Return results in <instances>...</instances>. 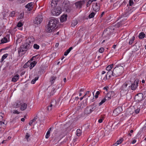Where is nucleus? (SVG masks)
<instances>
[{"label":"nucleus","mask_w":146,"mask_h":146,"mask_svg":"<svg viewBox=\"0 0 146 146\" xmlns=\"http://www.w3.org/2000/svg\"><path fill=\"white\" fill-rule=\"evenodd\" d=\"M34 38L33 37H29L26 40V42L22 44L18 49V52L19 56L24 54L26 51L32 46Z\"/></svg>","instance_id":"1"},{"label":"nucleus","mask_w":146,"mask_h":146,"mask_svg":"<svg viewBox=\"0 0 146 146\" xmlns=\"http://www.w3.org/2000/svg\"><path fill=\"white\" fill-rule=\"evenodd\" d=\"M58 20L54 18H52L49 21L46 30L47 32L50 33L52 31L58 22Z\"/></svg>","instance_id":"2"},{"label":"nucleus","mask_w":146,"mask_h":146,"mask_svg":"<svg viewBox=\"0 0 146 146\" xmlns=\"http://www.w3.org/2000/svg\"><path fill=\"white\" fill-rule=\"evenodd\" d=\"M131 82L130 81H127L123 84L120 88L121 95L124 96L126 94L129 90L130 89Z\"/></svg>","instance_id":"3"},{"label":"nucleus","mask_w":146,"mask_h":146,"mask_svg":"<svg viewBox=\"0 0 146 146\" xmlns=\"http://www.w3.org/2000/svg\"><path fill=\"white\" fill-rule=\"evenodd\" d=\"M113 76L117 77L121 75L123 72L124 68L121 66L115 67L113 70Z\"/></svg>","instance_id":"4"},{"label":"nucleus","mask_w":146,"mask_h":146,"mask_svg":"<svg viewBox=\"0 0 146 146\" xmlns=\"http://www.w3.org/2000/svg\"><path fill=\"white\" fill-rule=\"evenodd\" d=\"M43 20L42 17V16L39 15L36 17L33 21V23L35 27L38 24H40L42 22Z\"/></svg>","instance_id":"5"},{"label":"nucleus","mask_w":146,"mask_h":146,"mask_svg":"<svg viewBox=\"0 0 146 146\" xmlns=\"http://www.w3.org/2000/svg\"><path fill=\"white\" fill-rule=\"evenodd\" d=\"M112 76H113V70H109L108 71L105 77L103 78V76H102L101 78V79L106 80L108 79H110Z\"/></svg>","instance_id":"6"},{"label":"nucleus","mask_w":146,"mask_h":146,"mask_svg":"<svg viewBox=\"0 0 146 146\" xmlns=\"http://www.w3.org/2000/svg\"><path fill=\"white\" fill-rule=\"evenodd\" d=\"M61 11L60 8L57 7L52 9L51 11V13L53 15L57 16L61 13Z\"/></svg>","instance_id":"7"},{"label":"nucleus","mask_w":146,"mask_h":146,"mask_svg":"<svg viewBox=\"0 0 146 146\" xmlns=\"http://www.w3.org/2000/svg\"><path fill=\"white\" fill-rule=\"evenodd\" d=\"M139 80L137 79H136L135 80L134 82L132 84H131V86H130V88H131V90H134L137 88L138 84H139Z\"/></svg>","instance_id":"8"},{"label":"nucleus","mask_w":146,"mask_h":146,"mask_svg":"<svg viewBox=\"0 0 146 146\" xmlns=\"http://www.w3.org/2000/svg\"><path fill=\"white\" fill-rule=\"evenodd\" d=\"M122 111V109L121 107H118L114 110L112 115L114 116H116L120 113Z\"/></svg>","instance_id":"9"},{"label":"nucleus","mask_w":146,"mask_h":146,"mask_svg":"<svg viewBox=\"0 0 146 146\" xmlns=\"http://www.w3.org/2000/svg\"><path fill=\"white\" fill-rule=\"evenodd\" d=\"M143 95L141 93H139L136 95L135 97L136 101L139 102L141 101L143 99Z\"/></svg>","instance_id":"10"},{"label":"nucleus","mask_w":146,"mask_h":146,"mask_svg":"<svg viewBox=\"0 0 146 146\" xmlns=\"http://www.w3.org/2000/svg\"><path fill=\"white\" fill-rule=\"evenodd\" d=\"M70 8L69 4H65L63 6V11L68 13H69L71 11V9Z\"/></svg>","instance_id":"11"},{"label":"nucleus","mask_w":146,"mask_h":146,"mask_svg":"<svg viewBox=\"0 0 146 146\" xmlns=\"http://www.w3.org/2000/svg\"><path fill=\"white\" fill-rule=\"evenodd\" d=\"M7 124V122L5 121H4L3 122V123H0V133L3 131Z\"/></svg>","instance_id":"12"},{"label":"nucleus","mask_w":146,"mask_h":146,"mask_svg":"<svg viewBox=\"0 0 146 146\" xmlns=\"http://www.w3.org/2000/svg\"><path fill=\"white\" fill-rule=\"evenodd\" d=\"M131 13V12L130 10H129V9H126L125 11L122 15L121 18L127 17Z\"/></svg>","instance_id":"13"},{"label":"nucleus","mask_w":146,"mask_h":146,"mask_svg":"<svg viewBox=\"0 0 146 146\" xmlns=\"http://www.w3.org/2000/svg\"><path fill=\"white\" fill-rule=\"evenodd\" d=\"M25 7L28 9V10L29 11H31L33 7V3H29L25 6Z\"/></svg>","instance_id":"14"},{"label":"nucleus","mask_w":146,"mask_h":146,"mask_svg":"<svg viewBox=\"0 0 146 146\" xmlns=\"http://www.w3.org/2000/svg\"><path fill=\"white\" fill-rule=\"evenodd\" d=\"M91 108L89 107H86L84 110V113L85 114H88L90 113L92 111Z\"/></svg>","instance_id":"15"},{"label":"nucleus","mask_w":146,"mask_h":146,"mask_svg":"<svg viewBox=\"0 0 146 146\" xmlns=\"http://www.w3.org/2000/svg\"><path fill=\"white\" fill-rule=\"evenodd\" d=\"M19 75L18 74H17L16 75L14 76L13 77L11 80V81L14 82H16L19 79Z\"/></svg>","instance_id":"16"},{"label":"nucleus","mask_w":146,"mask_h":146,"mask_svg":"<svg viewBox=\"0 0 146 146\" xmlns=\"http://www.w3.org/2000/svg\"><path fill=\"white\" fill-rule=\"evenodd\" d=\"M67 15H63L61 17L60 21L61 22H63L66 21L67 20Z\"/></svg>","instance_id":"17"},{"label":"nucleus","mask_w":146,"mask_h":146,"mask_svg":"<svg viewBox=\"0 0 146 146\" xmlns=\"http://www.w3.org/2000/svg\"><path fill=\"white\" fill-rule=\"evenodd\" d=\"M56 104V101L55 100H52L50 105L51 106H52L53 108H55Z\"/></svg>","instance_id":"18"},{"label":"nucleus","mask_w":146,"mask_h":146,"mask_svg":"<svg viewBox=\"0 0 146 146\" xmlns=\"http://www.w3.org/2000/svg\"><path fill=\"white\" fill-rule=\"evenodd\" d=\"M4 114L1 112H0V123H3V122L4 121H5L3 119L4 118Z\"/></svg>","instance_id":"19"},{"label":"nucleus","mask_w":146,"mask_h":146,"mask_svg":"<svg viewBox=\"0 0 146 146\" xmlns=\"http://www.w3.org/2000/svg\"><path fill=\"white\" fill-rule=\"evenodd\" d=\"M27 104L24 103L21 105L20 109L22 110H24L27 108Z\"/></svg>","instance_id":"20"},{"label":"nucleus","mask_w":146,"mask_h":146,"mask_svg":"<svg viewBox=\"0 0 146 146\" xmlns=\"http://www.w3.org/2000/svg\"><path fill=\"white\" fill-rule=\"evenodd\" d=\"M145 36V35L143 32L140 33L139 36V39H142L144 38Z\"/></svg>","instance_id":"21"},{"label":"nucleus","mask_w":146,"mask_h":146,"mask_svg":"<svg viewBox=\"0 0 146 146\" xmlns=\"http://www.w3.org/2000/svg\"><path fill=\"white\" fill-rule=\"evenodd\" d=\"M37 62L36 61H33L31 62V64L29 68L30 69H31L36 64Z\"/></svg>","instance_id":"22"},{"label":"nucleus","mask_w":146,"mask_h":146,"mask_svg":"<svg viewBox=\"0 0 146 146\" xmlns=\"http://www.w3.org/2000/svg\"><path fill=\"white\" fill-rule=\"evenodd\" d=\"M123 140V138H121L119 140L117 141L116 143H114L113 145L115 146H116L118 145H119L121 144Z\"/></svg>","instance_id":"23"},{"label":"nucleus","mask_w":146,"mask_h":146,"mask_svg":"<svg viewBox=\"0 0 146 146\" xmlns=\"http://www.w3.org/2000/svg\"><path fill=\"white\" fill-rule=\"evenodd\" d=\"M72 49L73 47H72L69 48L64 52V55L66 56H67Z\"/></svg>","instance_id":"24"},{"label":"nucleus","mask_w":146,"mask_h":146,"mask_svg":"<svg viewBox=\"0 0 146 146\" xmlns=\"http://www.w3.org/2000/svg\"><path fill=\"white\" fill-rule=\"evenodd\" d=\"M56 78V77L54 76H52L51 77L50 79V82L52 84H53L54 83V81Z\"/></svg>","instance_id":"25"},{"label":"nucleus","mask_w":146,"mask_h":146,"mask_svg":"<svg viewBox=\"0 0 146 146\" xmlns=\"http://www.w3.org/2000/svg\"><path fill=\"white\" fill-rule=\"evenodd\" d=\"M51 129V127L49 128L48 129V130L47 131L46 135L45 136V137H46V138H47V139L50 136V132Z\"/></svg>","instance_id":"26"},{"label":"nucleus","mask_w":146,"mask_h":146,"mask_svg":"<svg viewBox=\"0 0 146 146\" xmlns=\"http://www.w3.org/2000/svg\"><path fill=\"white\" fill-rule=\"evenodd\" d=\"M93 10L96 12H97L100 10V7L99 6H94L93 7Z\"/></svg>","instance_id":"27"},{"label":"nucleus","mask_w":146,"mask_h":146,"mask_svg":"<svg viewBox=\"0 0 146 146\" xmlns=\"http://www.w3.org/2000/svg\"><path fill=\"white\" fill-rule=\"evenodd\" d=\"M20 105V102H16L13 105V108H17L19 107Z\"/></svg>","instance_id":"28"},{"label":"nucleus","mask_w":146,"mask_h":146,"mask_svg":"<svg viewBox=\"0 0 146 146\" xmlns=\"http://www.w3.org/2000/svg\"><path fill=\"white\" fill-rule=\"evenodd\" d=\"M8 40L6 37H4L3 39L1 40V43H4L7 42Z\"/></svg>","instance_id":"29"},{"label":"nucleus","mask_w":146,"mask_h":146,"mask_svg":"<svg viewBox=\"0 0 146 146\" xmlns=\"http://www.w3.org/2000/svg\"><path fill=\"white\" fill-rule=\"evenodd\" d=\"M30 64H31V62L28 61L24 65L23 67L25 68H27L28 67L30 66Z\"/></svg>","instance_id":"30"},{"label":"nucleus","mask_w":146,"mask_h":146,"mask_svg":"<svg viewBox=\"0 0 146 146\" xmlns=\"http://www.w3.org/2000/svg\"><path fill=\"white\" fill-rule=\"evenodd\" d=\"M105 98L106 99V98H107V99H106V100H109L112 98V97L110 96V95L109 93H108L106 95Z\"/></svg>","instance_id":"31"},{"label":"nucleus","mask_w":146,"mask_h":146,"mask_svg":"<svg viewBox=\"0 0 146 146\" xmlns=\"http://www.w3.org/2000/svg\"><path fill=\"white\" fill-rule=\"evenodd\" d=\"M135 37L134 36H133L130 39V41L129 42V45H131L132 44L133 42V41L135 40Z\"/></svg>","instance_id":"32"},{"label":"nucleus","mask_w":146,"mask_h":146,"mask_svg":"<svg viewBox=\"0 0 146 146\" xmlns=\"http://www.w3.org/2000/svg\"><path fill=\"white\" fill-rule=\"evenodd\" d=\"M113 65V64H112L108 66L106 68V70H108L109 71V70H110L112 68Z\"/></svg>","instance_id":"33"},{"label":"nucleus","mask_w":146,"mask_h":146,"mask_svg":"<svg viewBox=\"0 0 146 146\" xmlns=\"http://www.w3.org/2000/svg\"><path fill=\"white\" fill-rule=\"evenodd\" d=\"M8 56V54H6L3 55L1 59V62H2Z\"/></svg>","instance_id":"34"},{"label":"nucleus","mask_w":146,"mask_h":146,"mask_svg":"<svg viewBox=\"0 0 146 146\" xmlns=\"http://www.w3.org/2000/svg\"><path fill=\"white\" fill-rule=\"evenodd\" d=\"M76 132L77 135L78 136H79L81 135L82 132L80 129H78L76 131Z\"/></svg>","instance_id":"35"},{"label":"nucleus","mask_w":146,"mask_h":146,"mask_svg":"<svg viewBox=\"0 0 146 146\" xmlns=\"http://www.w3.org/2000/svg\"><path fill=\"white\" fill-rule=\"evenodd\" d=\"M40 55L39 54L33 57V58L34 59V61L37 60L39 58Z\"/></svg>","instance_id":"36"},{"label":"nucleus","mask_w":146,"mask_h":146,"mask_svg":"<svg viewBox=\"0 0 146 146\" xmlns=\"http://www.w3.org/2000/svg\"><path fill=\"white\" fill-rule=\"evenodd\" d=\"M37 119V118L36 117H34V118L31 120L29 123V125H31L33 123L35 122L36 120Z\"/></svg>","instance_id":"37"},{"label":"nucleus","mask_w":146,"mask_h":146,"mask_svg":"<svg viewBox=\"0 0 146 146\" xmlns=\"http://www.w3.org/2000/svg\"><path fill=\"white\" fill-rule=\"evenodd\" d=\"M78 22L76 20H74L72 21L71 25L72 27L75 26L77 24Z\"/></svg>","instance_id":"38"},{"label":"nucleus","mask_w":146,"mask_h":146,"mask_svg":"<svg viewBox=\"0 0 146 146\" xmlns=\"http://www.w3.org/2000/svg\"><path fill=\"white\" fill-rule=\"evenodd\" d=\"M55 88H52V91H51V92H50V96H53V95L54 94L55 92Z\"/></svg>","instance_id":"39"},{"label":"nucleus","mask_w":146,"mask_h":146,"mask_svg":"<svg viewBox=\"0 0 146 146\" xmlns=\"http://www.w3.org/2000/svg\"><path fill=\"white\" fill-rule=\"evenodd\" d=\"M91 106V109H92V111H93L94 110H95L96 109V105L94 103Z\"/></svg>","instance_id":"40"},{"label":"nucleus","mask_w":146,"mask_h":146,"mask_svg":"<svg viewBox=\"0 0 146 146\" xmlns=\"http://www.w3.org/2000/svg\"><path fill=\"white\" fill-rule=\"evenodd\" d=\"M106 99L105 98H104L102 100L101 102L99 103V106L102 105L105 102Z\"/></svg>","instance_id":"41"},{"label":"nucleus","mask_w":146,"mask_h":146,"mask_svg":"<svg viewBox=\"0 0 146 146\" xmlns=\"http://www.w3.org/2000/svg\"><path fill=\"white\" fill-rule=\"evenodd\" d=\"M15 11H12L10 13L9 16L11 17H14L15 16Z\"/></svg>","instance_id":"42"},{"label":"nucleus","mask_w":146,"mask_h":146,"mask_svg":"<svg viewBox=\"0 0 146 146\" xmlns=\"http://www.w3.org/2000/svg\"><path fill=\"white\" fill-rule=\"evenodd\" d=\"M135 1V0H129V5L130 6H132L134 4V1Z\"/></svg>","instance_id":"43"},{"label":"nucleus","mask_w":146,"mask_h":146,"mask_svg":"<svg viewBox=\"0 0 146 146\" xmlns=\"http://www.w3.org/2000/svg\"><path fill=\"white\" fill-rule=\"evenodd\" d=\"M95 15V13L94 12L91 13L89 15V18H93Z\"/></svg>","instance_id":"44"},{"label":"nucleus","mask_w":146,"mask_h":146,"mask_svg":"<svg viewBox=\"0 0 146 146\" xmlns=\"http://www.w3.org/2000/svg\"><path fill=\"white\" fill-rule=\"evenodd\" d=\"M93 1L92 0H89L87 3L86 6L87 7H88Z\"/></svg>","instance_id":"45"},{"label":"nucleus","mask_w":146,"mask_h":146,"mask_svg":"<svg viewBox=\"0 0 146 146\" xmlns=\"http://www.w3.org/2000/svg\"><path fill=\"white\" fill-rule=\"evenodd\" d=\"M75 5L78 7H81L82 6L81 3L80 1H78L76 2Z\"/></svg>","instance_id":"46"},{"label":"nucleus","mask_w":146,"mask_h":146,"mask_svg":"<svg viewBox=\"0 0 146 146\" xmlns=\"http://www.w3.org/2000/svg\"><path fill=\"white\" fill-rule=\"evenodd\" d=\"M33 47L35 49H38L39 48V46L37 44H35L33 45Z\"/></svg>","instance_id":"47"},{"label":"nucleus","mask_w":146,"mask_h":146,"mask_svg":"<svg viewBox=\"0 0 146 146\" xmlns=\"http://www.w3.org/2000/svg\"><path fill=\"white\" fill-rule=\"evenodd\" d=\"M56 5H57L55 3H54V2H52V1H51V6L52 8H54Z\"/></svg>","instance_id":"48"},{"label":"nucleus","mask_w":146,"mask_h":146,"mask_svg":"<svg viewBox=\"0 0 146 146\" xmlns=\"http://www.w3.org/2000/svg\"><path fill=\"white\" fill-rule=\"evenodd\" d=\"M24 16L23 13H21L18 17V18L19 19H22Z\"/></svg>","instance_id":"49"},{"label":"nucleus","mask_w":146,"mask_h":146,"mask_svg":"<svg viewBox=\"0 0 146 146\" xmlns=\"http://www.w3.org/2000/svg\"><path fill=\"white\" fill-rule=\"evenodd\" d=\"M109 93L110 95V96L112 98L114 94V92L113 91H111L109 92Z\"/></svg>","instance_id":"50"},{"label":"nucleus","mask_w":146,"mask_h":146,"mask_svg":"<svg viewBox=\"0 0 146 146\" xmlns=\"http://www.w3.org/2000/svg\"><path fill=\"white\" fill-rule=\"evenodd\" d=\"M47 110L48 111H50L52 109L54 108H53L52 106H51L50 105L49 106H47Z\"/></svg>","instance_id":"51"},{"label":"nucleus","mask_w":146,"mask_h":146,"mask_svg":"<svg viewBox=\"0 0 146 146\" xmlns=\"http://www.w3.org/2000/svg\"><path fill=\"white\" fill-rule=\"evenodd\" d=\"M140 106L139 108L138 107H137V108L135 110V113L136 114H138L139 113V112L140 111Z\"/></svg>","instance_id":"52"},{"label":"nucleus","mask_w":146,"mask_h":146,"mask_svg":"<svg viewBox=\"0 0 146 146\" xmlns=\"http://www.w3.org/2000/svg\"><path fill=\"white\" fill-rule=\"evenodd\" d=\"M30 135L28 133H27L25 135V138L26 139L27 141H29V138L30 137Z\"/></svg>","instance_id":"53"},{"label":"nucleus","mask_w":146,"mask_h":146,"mask_svg":"<svg viewBox=\"0 0 146 146\" xmlns=\"http://www.w3.org/2000/svg\"><path fill=\"white\" fill-rule=\"evenodd\" d=\"M104 48L103 47H101L99 50V52L100 53H102L104 51Z\"/></svg>","instance_id":"54"},{"label":"nucleus","mask_w":146,"mask_h":146,"mask_svg":"<svg viewBox=\"0 0 146 146\" xmlns=\"http://www.w3.org/2000/svg\"><path fill=\"white\" fill-rule=\"evenodd\" d=\"M23 25L22 24V23L21 22H19L18 23L17 26L18 27H21V26H23Z\"/></svg>","instance_id":"55"},{"label":"nucleus","mask_w":146,"mask_h":146,"mask_svg":"<svg viewBox=\"0 0 146 146\" xmlns=\"http://www.w3.org/2000/svg\"><path fill=\"white\" fill-rule=\"evenodd\" d=\"M107 31H108L107 29L105 30L103 32V35H106V34H107L108 35L109 34L110 32H109L108 33L107 32Z\"/></svg>","instance_id":"56"},{"label":"nucleus","mask_w":146,"mask_h":146,"mask_svg":"<svg viewBox=\"0 0 146 146\" xmlns=\"http://www.w3.org/2000/svg\"><path fill=\"white\" fill-rule=\"evenodd\" d=\"M56 136L57 137H56L54 139V140H57L58 141L60 140L59 138L60 135H56Z\"/></svg>","instance_id":"57"},{"label":"nucleus","mask_w":146,"mask_h":146,"mask_svg":"<svg viewBox=\"0 0 146 146\" xmlns=\"http://www.w3.org/2000/svg\"><path fill=\"white\" fill-rule=\"evenodd\" d=\"M13 113L15 114H19V112L17 110H15L13 111Z\"/></svg>","instance_id":"58"},{"label":"nucleus","mask_w":146,"mask_h":146,"mask_svg":"<svg viewBox=\"0 0 146 146\" xmlns=\"http://www.w3.org/2000/svg\"><path fill=\"white\" fill-rule=\"evenodd\" d=\"M59 0H52V2H54V3H55L57 5L58 4V2Z\"/></svg>","instance_id":"59"},{"label":"nucleus","mask_w":146,"mask_h":146,"mask_svg":"<svg viewBox=\"0 0 146 146\" xmlns=\"http://www.w3.org/2000/svg\"><path fill=\"white\" fill-rule=\"evenodd\" d=\"M109 89V87L107 86H106L103 88V89L106 90V91H107Z\"/></svg>","instance_id":"60"},{"label":"nucleus","mask_w":146,"mask_h":146,"mask_svg":"<svg viewBox=\"0 0 146 146\" xmlns=\"http://www.w3.org/2000/svg\"><path fill=\"white\" fill-rule=\"evenodd\" d=\"M105 73H106V72L105 71H102V75H101V77H102V76H102L103 78L105 76H104L103 75V74H104Z\"/></svg>","instance_id":"61"},{"label":"nucleus","mask_w":146,"mask_h":146,"mask_svg":"<svg viewBox=\"0 0 146 146\" xmlns=\"http://www.w3.org/2000/svg\"><path fill=\"white\" fill-rule=\"evenodd\" d=\"M103 119L102 118H100L98 120V122L99 123H101L102 122Z\"/></svg>","instance_id":"62"},{"label":"nucleus","mask_w":146,"mask_h":146,"mask_svg":"<svg viewBox=\"0 0 146 146\" xmlns=\"http://www.w3.org/2000/svg\"><path fill=\"white\" fill-rule=\"evenodd\" d=\"M82 5L84 4L85 3V0H82V1H80Z\"/></svg>","instance_id":"63"},{"label":"nucleus","mask_w":146,"mask_h":146,"mask_svg":"<svg viewBox=\"0 0 146 146\" xmlns=\"http://www.w3.org/2000/svg\"><path fill=\"white\" fill-rule=\"evenodd\" d=\"M36 82L35 80L34 79H33L31 81V83L32 84H34Z\"/></svg>","instance_id":"64"}]
</instances>
